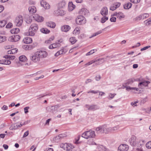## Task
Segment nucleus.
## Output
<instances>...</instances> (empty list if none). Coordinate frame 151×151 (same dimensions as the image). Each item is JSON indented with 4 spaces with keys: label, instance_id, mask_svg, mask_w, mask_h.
I'll use <instances>...</instances> for the list:
<instances>
[{
    "label": "nucleus",
    "instance_id": "1",
    "mask_svg": "<svg viewBox=\"0 0 151 151\" xmlns=\"http://www.w3.org/2000/svg\"><path fill=\"white\" fill-rule=\"evenodd\" d=\"M47 55V53L45 51H39L35 53L34 55H30V59L34 62H36L40 60V58H45Z\"/></svg>",
    "mask_w": 151,
    "mask_h": 151
},
{
    "label": "nucleus",
    "instance_id": "23",
    "mask_svg": "<svg viewBox=\"0 0 151 151\" xmlns=\"http://www.w3.org/2000/svg\"><path fill=\"white\" fill-rule=\"evenodd\" d=\"M23 41L24 43L28 44L32 42V39L30 37H27L24 39Z\"/></svg>",
    "mask_w": 151,
    "mask_h": 151
},
{
    "label": "nucleus",
    "instance_id": "19",
    "mask_svg": "<svg viewBox=\"0 0 151 151\" xmlns=\"http://www.w3.org/2000/svg\"><path fill=\"white\" fill-rule=\"evenodd\" d=\"M30 29L35 32L38 29V25L35 24H32L30 26Z\"/></svg>",
    "mask_w": 151,
    "mask_h": 151
},
{
    "label": "nucleus",
    "instance_id": "12",
    "mask_svg": "<svg viewBox=\"0 0 151 151\" xmlns=\"http://www.w3.org/2000/svg\"><path fill=\"white\" fill-rule=\"evenodd\" d=\"M35 47L34 44L23 45L22 48L26 50H31Z\"/></svg>",
    "mask_w": 151,
    "mask_h": 151
},
{
    "label": "nucleus",
    "instance_id": "51",
    "mask_svg": "<svg viewBox=\"0 0 151 151\" xmlns=\"http://www.w3.org/2000/svg\"><path fill=\"white\" fill-rule=\"evenodd\" d=\"M119 126H116L112 128H111V131H114L116 130L119 129Z\"/></svg>",
    "mask_w": 151,
    "mask_h": 151
},
{
    "label": "nucleus",
    "instance_id": "4",
    "mask_svg": "<svg viewBox=\"0 0 151 151\" xmlns=\"http://www.w3.org/2000/svg\"><path fill=\"white\" fill-rule=\"evenodd\" d=\"M23 21V16L19 15L15 18L14 21V24L17 26L19 27L22 25Z\"/></svg>",
    "mask_w": 151,
    "mask_h": 151
},
{
    "label": "nucleus",
    "instance_id": "8",
    "mask_svg": "<svg viewBox=\"0 0 151 151\" xmlns=\"http://www.w3.org/2000/svg\"><path fill=\"white\" fill-rule=\"evenodd\" d=\"M129 142L130 145L132 146H136L137 145V142L136 141V137L133 136L129 139Z\"/></svg>",
    "mask_w": 151,
    "mask_h": 151
},
{
    "label": "nucleus",
    "instance_id": "20",
    "mask_svg": "<svg viewBox=\"0 0 151 151\" xmlns=\"http://www.w3.org/2000/svg\"><path fill=\"white\" fill-rule=\"evenodd\" d=\"M75 5L73 4L72 2H69L68 4V9L69 11H72L75 7Z\"/></svg>",
    "mask_w": 151,
    "mask_h": 151
},
{
    "label": "nucleus",
    "instance_id": "14",
    "mask_svg": "<svg viewBox=\"0 0 151 151\" xmlns=\"http://www.w3.org/2000/svg\"><path fill=\"white\" fill-rule=\"evenodd\" d=\"M101 14L103 16L107 15L108 14L107 8L106 7H104L102 9L101 12Z\"/></svg>",
    "mask_w": 151,
    "mask_h": 151
},
{
    "label": "nucleus",
    "instance_id": "62",
    "mask_svg": "<svg viewBox=\"0 0 151 151\" xmlns=\"http://www.w3.org/2000/svg\"><path fill=\"white\" fill-rule=\"evenodd\" d=\"M94 53V52H93V50H91L89 52H88L86 54V55L88 56L90 55L91 54H92Z\"/></svg>",
    "mask_w": 151,
    "mask_h": 151
},
{
    "label": "nucleus",
    "instance_id": "63",
    "mask_svg": "<svg viewBox=\"0 0 151 151\" xmlns=\"http://www.w3.org/2000/svg\"><path fill=\"white\" fill-rule=\"evenodd\" d=\"M29 134V131L27 130L26 132L23 135V137H25L27 136Z\"/></svg>",
    "mask_w": 151,
    "mask_h": 151
},
{
    "label": "nucleus",
    "instance_id": "31",
    "mask_svg": "<svg viewBox=\"0 0 151 151\" xmlns=\"http://www.w3.org/2000/svg\"><path fill=\"white\" fill-rule=\"evenodd\" d=\"M35 31H33L31 29H29V32L27 33V35H28L30 36H33L35 34Z\"/></svg>",
    "mask_w": 151,
    "mask_h": 151
},
{
    "label": "nucleus",
    "instance_id": "48",
    "mask_svg": "<svg viewBox=\"0 0 151 151\" xmlns=\"http://www.w3.org/2000/svg\"><path fill=\"white\" fill-rule=\"evenodd\" d=\"M142 19H144L148 17L149 15L148 14L144 13L142 14Z\"/></svg>",
    "mask_w": 151,
    "mask_h": 151
},
{
    "label": "nucleus",
    "instance_id": "11",
    "mask_svg": "<svg viewBox=\"0 0 151 151\" xmlns=\"http://www.w3.org/2000/svg\"><path fill=\"white\" fill-rule=\"evenodd\" d=\"M40 5L45 9H48L50 8V6L49 4L44 0H42L41 1Z\"/></svg>",
    "mask_w": 151,
    "mask_h": 151
},
{
    "label": "nucleus",
    "instance_id": "33",
    "mask_svg": "<svg viewBox=\"0 0 151 151\" xmlns=\"http://www.w3.org/2000/svg\"><path fill=\"white\" fill-rule=\"evenodd\" d=\"M27 59V58L24 55H21L19 57V61L22 62H24L26 61Z\"/></svg>",
    "mask_w": 151,
    "mask_h": 151
},
{
    "label": "nucleus",
    "instance_id": "46",
    "mask_svg": "<svg viewBox=\"0 0 151 151\" xmlns=\"http://www.w3.org/2000/svg\"><path fill=\"white\" fill-rule=\"evenodd\" d=\"M61 139L60 138V135H58V136L55 137L53 138V140H56L57 142H58Z\"/></svg>",
    "mask_w": 151,
    "mask_h": 151
},
{
    "label": "nucleus",
    "instance_id": "50",
    "mask_svg": "<svg viewBox=\"0 0 151 151\" xmlns=\"http://www.w3.org/2000/svg\"><path fill=\"white\" fill-rule=\"evenodd\" d=\"M99 92V91H94V90H91L89 91H88L87 92V93H93L96 94L98 93Z\"/></svg>",
    "mask_w": 151,
    "mask_h": 151
},
{
    "label": "nucleus",
    "instance_id": "54",
    "mask_svg": "<svg viewBox=\"0 0 151 151\" xmlns=\"http://www.w3.org/2000/svg\"><path fill=\"white\" fill-rule=\"evenodd\" d=\"M150 47V45H148V46L145 47H144L143 48H141L140 49V50L141 51H143L145 50H147V49L149 48Z\"/></svg>",
    "mask_w": 151,
    "mask_h": 151
},
{
    "label": "nucleus",
    "instance_id": "44",
    "mask_svg": "<svg viewBox=\"0 0 151 151\" xmlns=\"http://www.w3.org/2000/svg\"><path fill=\"white\" fill-rule=\"evenodd\" d=\"M146 147L148 149H151V141H149L146 144Z\"/></svg>",
    "mask_w": 151,
    "mask_h": 151
},
{
    "label": "nucleus",
    "instance_id": "40",
    "mask_svg": "<svg viewBox=\"0 0 151 151\" xmlns=\"http://www.w3.org/2000/svg\"><path fill=\"white\" fill-rule=\"evenodd\" d=\"M74 146L72 144H68V146L67 150H70L74 148Z\"/></svg>",
    "mask_w": 151,
    "mask_h": 151
},
{
    "label": "nucleus",
    "instance_id": "17",
    "mask_svg": "<svg viewBox=\"0 0 151 151\" xmlns=\"http://www.w3.org/2000/svg\"><path fill=\"white\" fill-rule=\"evenodd\" d=\"M70 29V27L69 25H64L61 27V30L62 31L67 32L69 31Z\"/></svg>",
    "mask_w": 151,
    "mask_h": 151
},
{
    "label": "nucleus",
    "instance_id": "35",
    "mask_svg": "<svg viewBox=\"0 0 151 151\" xmlns=\"http://www.w3.org/2000/svg\"><path fill=\"white\" fill-rule=\"evenodd\" d=\"M57 107L56 106H51V113H54L57 110Z\"/></svg>",
    "mask_w": 151,
    "mask_h": 151
},
{
    "label": "nucleus",
    "instance_id": "55",
    "mask_svg": "<svg viewBox=\"0 0 151 151\" xmlns=\"http://www.w3.org/2000/svg\"><path fill=\"white\" fill-rule=\"evenodd\" d=\"M60 55L64 54L65 53V51L64 52V49H62L58 51Z\"/></svg>",
    "mask_w": 151,
    "mask_h": 151
},
{
    "label": "nucleus",
    "instance_id": "26",
    "mask_svg": "<svg viewBox=\"0 0 151 151\" xmlns=\"http://www.w3.org/2000/svg\"><path fill=\"white\" fill-rule=\"evenodd\" d=\"M17 123H16L12 124L9 127V129L11 130H15L18 128Z\"/></svg>",
    "mask_w": 151,
    "mask_h": 151
},
{
    "label": "nucleus",
    "instance_id": "13",
    "mask_svg": "<svg viewBox=\"0 0 151 151\" xmlns=\"http://www.w3.org/2000/svg\"><path fill=\"white\" fill-rule=\"evenodd\" d=\"M33 18L36 21L38 22H42L44 20V18L42 17L37 14H35L33 16Z\"/></svg>",
    "mask_w": 151,
    "mask_h": 151
},
{
    "label": "nucleus",
    "instance_id": "29",
    "mask_svg": "<svg viewBox=\"0 0 151 151\" xmlns=\"http://www.w3.org/2000/svg\"><path fill=\"white\" fill-rule=\"evenodd\" d=\"M20 31L19 29L18 28H16L10 30V32L12 34H17Z\"/></svg>",
    "mask_w": 151,
    "mask_h": 151
},
{
    "label": "nucleus",
    "instance_id": "5",
    "mask_svg": "<svg viewBox=\"0 0 151 151\" xmlns=\"http://www.w3.org/2000/svg\"><path fill=\"white\" fill-rule=\"evenodd\" d=\"M85 18L82 16H79L76 19V22L77 24L81 25L85 24L86 22Z\"/></svg>",
    "mask_w": 151,
    "mask_h": 151
},
{
    "label": "nucleus",
    "instance_id": "34",
    "mask_svg": "<svg viewBox=\"0 0 151 151\" xmlns=\"http://www.w3.org/2000/svg\"><path fill=\"white\" fill-rule=\"evenodd\" d=\"M76 38L75 37H72L69 39V41L72 44H73L76 42Z\"/></svg>",
    "mask_w": 151,
    "mask_h": 151
},
{
    "label": "nucleus",
    "instance_id": "64",
    "mask_svg": "<svg viewBox=\"0 0 151 151\" xmlns=\"http://www.w3.org/2000/svg\"><path fill=\"white\" fill-rule=\"evenodd\" d=\"M46 110L48 112H50L51 113V110L50 106H49L47 107L46 108Z\"/></svg>",
    "mask_w": 151,
    "mask_h": 151
},
{
    "label": "nucleus",
    "instance_id": "6",
    "mask_svg": "<svg viewBox=\"0 0 151 151\" xmlns=\"http://www.w3.org/2000/svg\"><path fill=\"white\" fill-rule=\"evenodd\" d=\"M54 14L56 16H63L65 14V12L63 9L58 8V9L54 11Z\"/></svg>",
    "mask_w": 151,
    "mask_h": 151
},
{
    "label": "nucleus",
    "instance_id": "3",
    "mask_svg": "<svg viewBox=\"0 0 151 151\" xmlns=\"http://www.w3.org/2000/svg\"><path fill=\"white\" fill-rule=\"evenodd\" d=\"M95 136V132L92 130H89L83 133L81 137L88 139L89 138H93Z\"/></svg>",
    "mask_w": 151,
    "mask_h": 151
},
{
    "label": "nucleus",
    "instance_id": "37",
    "mask_svg": "<svg viewBox=\"0 0 151 151\" xmlns=\"http://www.w3.org/2000/svg\"><path fill=\"white\" fill-rule=\"evenodd\" d=\"M108 19V17L106 16H104L101 18V23H104Z\"/></svg>",
    "mask_w": 151,
    "mask_h": 151
},
{
    "label": "nucleus",
    "instance_id": "22",
    "mask_svg": "<svg viewBox=\"0 0 151 151\" xmlns=\"http://www.w3.org/2000/svg\"><path fill=\"white\" fill-rule=\"evenodd\" d=\"M46 25L48 27H49L50 28H54L56 26V24L54 22H49L46 23Z\"/></svg>",
    "mask_w": 151,
    "mask_h": 151
},
{
    "label": "nucleus",
    "instance_id": "52",
    "mask_svg": "<svg viewBox=\"0 0 151 151\" xmlns=\"http://www.w3.org/2000/svg\"><path fill=\"white\" fill-rule=\"evenodd\" d=\"M12 24L11 23L9 22L8 23L6 26V28H12Z\"/></svg>",
    "mask_w": 151,
    "mask_h": 151
},
{
    "label": "nucleus",
    "instance_id": "41",
    "mask_svg": "<svg viewBox=\"0 0 151 151\" xmlns=\"http://www.w3.org/2000/svg\"><path fill=\"white\" fill-rule=\"evenodd\" d=\"M102 32V31L101 30H99L98 32H97L94 33L93 35H92V36L90 37V38H91L93 37H94L97 35H98L100 34H101V33Z\"/></svg>",
    "mask_w": 151,
    "mask_h": 151
},
{
    "label": "nucleus",
    "instance_id": "28",
    "mask_svg": "<svg viewBox=\"0 0 151 151\" xmlns=\"http://www.w3.org/2000/svg\"><path fill=\"white\" fill-rule=\"evenodd\" d=\"M135 81L136 80L134 79H129L126 81V82L125 83V84L127 85L131 84L133 82Z\"/></svg>",
    "mask_w": 151,
    "mask_h": 151
},
{
    "label": "nucleus",
    "instance_id": "36",
    "mask_svg": "<svg viewBox=\"0 0 151 151\" xmlns=\"http://www.w3.org/2000/svg\"><path fill=\"white\" fill-rule=\"evenodd\" d=\"M6 40V37L4 36L0 35V43L5 41Z\"/></svg>",
    "mask_w": 151,
    "mask_h": 151
},
{
    "label": "nucleus",
    "instance_id": "15",
    "mask_svg": "<svg viewBox=\"0 0 151 151\" xmlns=\"http://www.w3.org/2000/svg\"><path fill=\"white\" fill-rule=\"evenodd\" d=\"M58 42H57L55 43H54L50 45L49 46V48L50 49H52L57 47H59L60 45V44L59 43L60 41L58 40Z\"/></svg>",
    "mask_w": 151,
    "mask_h": 151
},
{
    "label": "nucleus",
    "instance_id": "21",
    "mask_svg": "<svg viewBox=\"0 0 151 151\" xmlns=\"http://www.w3.org/2000/svg\"><path fill=\"white\" fill-rule=\"evenodd\" d=\"M150 83V82L149 81H144L140 82L138 84V86H148V85Z\"/></svg>",
    "mask_w": 151,
    "mask_h": 151
},
{
    "label": "nucleus",
    "instance_id": "56",
    "mask_svg": "<svg viewBox=\"0 0 151 151\" xmlns=\"http://www.w3.org/2000/svg\"><path fill=\"white\" fill-rule=\"evenodd\" d=\"M140 0H130V1L133 3H137L140 2Z\"/></svg>",
    "mask_w": 151,
    "mask_h": 151
},
{
    "label": "nucleus",
    "instance_id": "43",
    "mask_svg": "<svg viewBox=\"0 0 151 151\" xmlns=\"http://www.w3.org/2000/svg\"><path fill=\"white\" fill-rule=\"evenodd\" d=\"M88 143L89 145H96L93 141L92 139H89L88 141Z\"/></svg>",
    "mask_w": 151,
    "mask_h": 151
},
{
    "label": "nucleus",
    "instance_id": "10",
    "mask_svg": "<svg viewBox=\"0 0 151 151\" xmlns=\"http://www.w3.org/2000/svg\"><path fill=\"white\" fill-rule=\"evenodd\" d=\"M79 13L81 15L80 16H87L88 15L89 12L88 10L86 9H82L79 12Z\"/></svg>",
    "mask_w": 151,
    "mask_h": 151
},
{
    "label": "nucleus",
    "instance_id": "60",
    "mask_svg": "<svg viewBox=\"0 0 151 151\" xmlns=\"http://www.w3.org/2000/svg\"><path fill=\"white\" fill-rule=\"evenodd\" d=\"M6 62V60H0V64L5 65Z\"/></svg>",
    "mask_w": 151,
    "mask_h": 151
},
{
    "label": "nucleus",
    "instance_id": "57",
    "mask_svg": "<svg viewBox=\"0 0 151 151\" xmlns=\"http://www.w3.org/2000/svg\"><path fill=\"white\" fill-rule=\"evenodd\" d=\"M32 21V19L30 18L26 19V22L27 24H30Z\"/></svg>",
    "mask_w": 151,
    "mask_h": 151
},
{
    "label": "nucleus",
    "instance_id": "42",
    "mask_svg": "<svg viewBox=\"0 0 151 151\" xmlns=\"http://www.w3.org/2000/svg\"><path fill=\"white\" fill-rule=\"evenodd\" d=\"M15 42L19 41L20 39V36L18 35H14Z\"/></svg>",
    "mask_w": 151,
    "mask_h": 151
},
{
    "label": "nucleus",
    "instance_id": "39",
    "mask_svg": "<svg viewBox=\"0 0 151 151\" xmlns=\"http://www.w3.org/2000/svg\"><path fill=\"white\" fill-rule=\"evenodd\" d=\"M6 21L5 20L1 21H0V27H4L6 24Z\"/></svg>",
    "mask_w": 151,
    "mask_h": 151
},
{
    "label": "nucleus",
    "instance_id": "61",
    "mask_svg": "<svg viewBox=\"0 0 151 151\" xmlns=\"http://www.w3.org/2000/svg\"><path fill=\"white\" fill-rule=\"evenodd\" d=\"M116 20V18L115 17H112L110 19V21L111 22H115Z\"/></svg>",
    "mask_w": 151,
    "mask_h": 151
},
{
    "label": "nucleus",
    "instance_id": "47",
    "mask_svg": "<svg viewBox=\"0 0 151 151\" xmlns=\"http://www.w3.org/2000/svg\"><path fill=\"white\" fill-rule=\"evenodd\" d=\"M15 39L14 37V35L10 37L9 39L8 40L9 41L15 42Z\"/></svg>",
    "mask_w": 151,
    "mask_h": 151
},
{
    "label": "nucleus",
    "instance_id": "32",
    "mask_svg": "<svg viewBox=\"0 0 151 151\" xmlns=\"http://www.w3.org/2000/svg\"><path fill=\"white\" fill-rule=\"evenodd\" d=\"M68 146V144L67 143L62 144L60 145V147L61 148H63L64 150H67Z\"/></svg>",
    "mask_w": 151,
    "mask_h": 151
},
{
    "label": "nucleus",
    "instance_id": "24",
    "mask_svg": "<svg viewBox=\"0 0 151 151\" xmlns=\"http://www.w3.org/2000/svg\"><path fill=\"white\" fill-rule=\"evenodd\" d=\"M65 2L64 1H63L59 3L58 8V9H62L65 6Z\"/></svg>",
    "mask_w": 151,
    "mask_h": 151
},
{
    "label": "nucleus",
    "instance_id": "27",
    "mask_svg": "<svg viewBox=\"0 0 151 151\" xmlns=\"http://www.w3.org/2000/svg\"><path fill=\"white\" fill-rule=\"evenodd\" d=\"M18 49L17 48H14L7 51L8 54H13L16 53L18 51Z\"/></svg>",
    "mask_w": 151,
    "mask_h": 151
},
{
    "label": "nucleus",
    "instance_id": "59",
    "mask_svg": "<svg viewBox=\"0 0 151 151\" xmlns=\"http://www.w3.org/2000/svg\"><path fill=\"white\" fill-rule=\"evenodd\" d=\"M86 36L84 34H81L78 37V38L80 39L86 37Z\"/></svg>",
    "mask_w": 151,
    "mask_h": 151
},
{
    "label": "nucleus",
    "instance_id": "2",
    "mask_svg": "<svg viewBox=\"0 0 151 151\" xmlns=\"http://www.w3.org/2000/svg\"><path fill=\"white\" fill-rule=\"evenodd\" d=\"M111 130V127H107L106 124H104L97 127L96 129V131L97 132L99 131L101 133H105L107 134Z\"/></svg>",
    "mask_w": 151,
    "mask_h": 151
},
{
    "label": "nucleus",
    "instance_id": "7",
    "mask_svg": "<svg viewBox=\"0 0 151 151\" xmlns=\"http://www.w3.org/2000/svg\"><path fill=\"white\" fill-rule=\"evenodd\" d=\"M115 56H114L112 55L110 56H107L105 58H99V59H97V60H96V61H99V62L96 63V65L101 64L103 63H104V62L105 60H106V59L107 58H115Z\"/></svg>",
    "mask_w": 151,
    "mask_h": 151
},
{
    "label": "nucleus",
    "instance_id": "9",
    "mask_svg": "<svg viewBox=\"0 0 151 151\" xmlns=\"http://www.w3.org/2000/svg\"><path fill=\"white\" fill-rule=\"evenodd\" d=\"M129 149L128 145L125 144L121 145L118 148V150L120 151H127Z\"/></svg>",
    "mask_w": 151,
    "mask_h": 151
},
{
    "label": "nucleus",
    "instance_id": "58",
    "mask_svg": "<svg viewBox=\"0 0 151 151\" xmlns=\"http://www.w3.org/2000/svg\"><path fill=\"white\" fill-rule=\"evenodd\" d=\"M54 39V36H52L50 38L49 40H48L47 41H45V42H47V43H50L49 42H50L51 41L53 40Z\"/></svg>",
    "mask_w": 151,
    "mask_h": 151
},
{
    "label": "nucleus",
    "instance_id": "16",
    "mask_svg": "<svg viewBox=\"0 0 151 151\" xmlns=\"http://www.w3.org/2000/svg\"><path fill=\"white\" fill-rule=\"evenodd\" d=\"M28 10L30 13L33 14L36 12V9L34 6H31L29 7Z\"/></svg>",
    "mask_w": 151,
    "mask_h": 151
},
{
    "label": "nucleus",
    "instance_id": "25",
    "mask_svg": "<svg viewBox=\"0 0 151 151\" xmlns=\"http://www.w3.org/2000/svg\"><path fill=\"white\" fill-rule=\"evenodd\" d=\"M132 4L130 2H128L124 5V8L125 9H128L132 7Z\"/></svg>",
    "mask_w": 151,
    "mask_h": 151
},
{
    "label": "nucleus",
    "instance_id": "49",
    "mask_svg": "<svg viewBox=\"0 0 151 151\" xmlns=\"http://www.w3.org/2000/svg\"><path fill=\"white\" fill-rule=\"evenodd\" d=\"M97 60V59L96 60H92L91 62H89L88 63H86L85 64V65H89L91 64L92 63H95V62H97L98 61H97L96 60Z\"/></svg>",
    "mask_w": 151,
    "mask_h": 151
},
{
    "label": "nucleus",
    "instance_id": "53",
    "mask_svg": "<svg viewBox=\"0 0 151 151\" xmlns=\"http://www.w3.org/2000/svg\"><path fill=\"white\" fill-rule=\"evenodd\" d=\"M29 109V106H27L24 108V111L25 114H26L29 112L28 109Z\"/></svg>",
    "mask_w": 151,
    "mask_h": 151
},
{
    "label": "nucleus",
    "instance_id": "18",
    "mask_svg": "<svg viewBox=\"0 0 151 151\" xmlns=\"http://www.w3.org/2000/svg\"><path fill=\"white\" fill-rule=\"evenodd\" d=\"M90 110L94 111L99 109V107L96 105H90Z\"/></svg>",
    "mask_w": 151,
    "mask_h": 151
},
{
    "label": "nucleus",
    "instance_id": "30",
    "mask_svg": "<svg viewBox=\"0 0 151 151\" xmlns=\"http://www.w3.org/2000/svg\"><path fill=\"white\" fill-rule=\"evenodd\" d=\"M40 31L42 33L45 34L49 33L50 32V30H48V29L46 28H42L40 29Z\"/></svg>",
    "mask_w": 151,
    "mask_h": 151
},
{
    "label": "nucleus",
    "instance_id": "38",
    "mask_svg": "<svg viewBox=\"0 0 151 151\" xmlns=\"http://www.w3.org/2000/svg\"><path fill=\"white\" fill-rule=\"evenodd\" d=\"M124 17L125 16L122 12L118 13L117 18H119V19H120L122 18H124Z\"/></svg>",
    "mask_w": 151,
    "mask_h": 151
},
{
    "label": "nucleus",
    "instance_id": "45",
    "mask_svg": "<svg viewBox=\"0 0 151 151\" xmlns=\"http://www.w3.org/2000/svg\"><path fill=\"white\" fill-rule=\"evenodd\" d=\"M142 19V15H140L138 16L137 17L135 18L134 19L135 21H138Z\"/></svg>",
    "mask_w": 151,
    "mask_h": 151
}]
</instances>
